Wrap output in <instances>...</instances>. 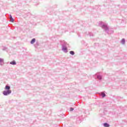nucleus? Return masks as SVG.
Listing matches in <instances>:
<instances>
[{
    "mask_svg": "<svg viewBox=\"0 0 127 127\" xmlns=\"http://www.w3.org/2000/svg\"><path fill=\"white\" fill-rule=\"evenodd\" d=\"M5 90H8L7 91H3V94L4 96H7V95H9V94L11 93V90H9L10 89V87L8 86H6L5 87Z\"/></svg>",
    "mask_w": 127,
    "mask_h": 127,
    "instance_id": "f257e3e1",
    "label": "nucleus"
},
{
    "mask_svg": "<svg viewBox=\"0 0 127 127\" xmlns=\"http://www.w3.org/2000/svg\"><path fill=\"white\" fill-rule=\"evenodd\" d=\"M67 50V47H64L63 48V51H64V52H65V53H67L68 52Z\"/></svg>",
    "mask_w": 127,
    "mask_h": 127,
    "instance_id": "f03ea898",
    "label": "nucleus"
},
{
    "mask_svg": "<svg viewBox=\"0 0 127 127\" xmlns=\"http://www.w3.org/2000/svg\"><path fill=\"white\" fill-rule=\"evenodd\" d=\"M10 64H11V65H16V63L15 62V61H13L12 62H11L10 63Z\"/></svg>",
    "mask_w": 127,
    "mask_h": 127,
    "instance_id": "7ed1b4c3",
    "label": "nucleus"
},
{
    "mask_svg": "<svg viewBox=\"0 0 127 127\" xmlns=\"http://www.w3.org/2000/svg\"><path fill=\"white\" fill-rule=\"evenodd\" d=\"M10 19L11 22H13V21H14V20L12 18V16H11V15H10Z\"/></svg>",
    "mask_w": 127,
    "mask_h": 127,
    "instance_id": "20e7f679",
    "label": "nucleus"
},
{
    "mask_svg": "<svg viewBox=\"0 0 127 127\" xmlns=\"http://www.w3.org/2000/svg\"><path fill=\"white\" fill-rule=\"evenodd\" d=\"M104 127H109L110 125L108 123H104Z\"/></svg>",
    "mask_w": 127,
    "mask_h": 127,
    "instance_id": "39448f33",
    "label": "nucleus"
},
{
    "mask_svg": "<svg viewBox=\"0 0 127 127\" xmlns=\"http://www.w3.org/2000/svg\"><path fill=\"white\" fill-rule=\"evenodd\" d=\"M35 42V39L34 38L31 41V44H34V43Z\"/></svg>",
    "mask_w": 127,
    "mask_h": 127,
    "instance_id": "423d86ee",
    "label": "nucleus"
},
{
    "mask_svg": "<svg viewBox=\"0 0 127 127\" xmlns=\"http://www.w3.org/2000/svg\"><path fill=\"white\" fill-rule=\"evenodd\" d=\"M101 96H102V98H104L105 97H106V94H105L104 93H101Z\"/></svg>",
    "mask_w": 127,
    "mask_h": 127,
    "instance_id": "0eeeda50",
    "label": "nucleus"
},
{
    "mask_svg": "<svg viewBox=\"0 0 127 127\" xmlns=\"http://www.w3.org/2000/svg\"><path fill=\"white\" fill-rule=\"evenodd\" d=\"M70 54H71V55H74V54H75V53H74V51H70L69 52Z\"/></svg>",
    "mask_w": 127,
    "mask_h": 127,
    "instance_id": "6e6552de",
    "label": "nucleus"
},
{
    "mask_svg": "<svg viewBox=\"0 0 127 127\" xmlns=\"http://www.w3.org/2000/svg\"><path fill=\"white\" fill-rule=\"evenodd\" d=\"M125 42V39H122V44H124Z\"/></svg>",
    "mask_w": 127,
    "mask_h": 127,
    "instance_id": "1a4fd4ad",
    "label": "nucleus"
},
{
    "mask_svg": "<svg viewBox=\"0 0 127 127\" xmlns=\"http://www.w3.org/2000/svg\"><path fill=\"white\" fill-rule=\"evenodd\" d=\"M97 78L101 80V79H102V76L101 75H99V76H97Z\"/></svg>",
    "mask_w": 127,
    "mask_h": 127,
    "instance_id": "9d476101",
    "label": "nucleus"
},
{
    "mask_svg": "<svg viewBox=\"0 0 127 127\" xmlns=\"http://www.w3.org/2000/svg\"><path fill=\"white\" fill-rule=\"evenodd\" d=\"M70 112H72V111H74V108H71L70 109Z\"/></svg>",
    "mask_w": 127,
    "mask_h": 127,
    "instance_id": "9b49d317",
    "label": "nucleus"
},
{
    "mask_svg": "<svg viewBox=\"0 0 127 127\" xmlns=\"http://www.w3.org/2000/svg\"><path fill=\"white\" fill-rule=\"evenodd\" d=\"M3 60L1 59H0V62H2Z\"/></svg>",
    "mask_w": 127,
    "mask_h": 127,
    "instance_id": "f8f14e48",
    "label": "nucleus"
}]
</instances>
